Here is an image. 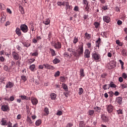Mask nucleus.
<instances>
[{
	"mask_svg": "<svg viewBox=\"0 0 127 127\" xmlns=\"http://www.w3.org/2000/svg\"><path fill=\"white\" fill-rule=\"evenodd\" d=\"M67 51L73 53V55L74 57L76 58V59H79L81 56H83V54H84V48L83 47V44L80 45L76 51H73V49L71 48L67 49Z\"/></svg>",
	"mask_w": 127,
	"mask_h": 127,
	"instance_id": "nucleus-1",
	"label": "nucleus"
},
{
	"mask_svg": "<svg viewBox=\"0 0 127 127\" xmlns=\"http://www.w3.org/2000/svg\"><path fill=\"white\" fill-rule=\"evenodd\" d=\"M20 28L24 33H26L28 31V27L25 24H21Z\"/></svg>",
	"mask_w": 127,
	"mask_h": 127,
	"instance_id": "nucleus-2",
	"label": "nucleus"
},
{
	"mask_svg": "<svg viewBox=\"0 0 127 127\" xmlns=\"http://www.w3.org/2000/svg\"><path fill=\"white\" fill-rule=\"evenodd\" d=\"M92 58L94 59L96 61L100 62L101 60V55L97 53H93L92 54Z\"/></svg>",
	"mask_w": 127,
	"mask_h": 127,
	"instance_id": "nucleus-3",
	"label": "nucleus"
},
{
	"mask_svg": "<svg viewBox=\"0 0 127 127\" xmlns=\"http://www.w3.org/2000/svg\"><path fill=\"white\" fill-rule=\"evenodd\" d=\"M106 110L109 114H111V113H113V111H114V106L111 104L107 105Z\"/></svg>",
	"mask_w": 127,
	"mask_h": 127,
	"instance_id": "nucleus-4",
	"label": "nucleus"
},
{
	"mask_svg": "<svg viewBox=\"0 0 127 127\" xmlns=\"http://www.w3.org/2000/svg\"><path fill=\"white\" fill-rule=\"evenodd\" d=\"M12 56L15 60H19V59H20L19 54H17V53L15 52H13L12 53Z\"/></svg>",
	"mask_w": 127,
	"mask_h": 127,
	"instance_id": "nucleus-5",
	"label": "nucleus"
},
{
	"mask_svg": "<svg viewBox=\"0 0 127 127\" xmlns=\"http://www.w3.org/2000/svg\"><path fill=\"white\" fill-rule=\"evenodd\" d=\"M101 120L103 123H108L109 122V117L106 116L105 114H102L101 116Z\"/></svg>",
	"mask_w": 127,
	"mask_h": 127,
	"instance_id": "nucleus-6",
	"label": "nucleus"
},
{
	"mask_svg": "<svg viewBox=\"0 0 127 127\" xmlns=\"http://www.w3.org/2000/svg\"><path fill=\"white\" fill-rule=\"evenodd\" d=\"M54 47L56 49H60L62 47V44L59 42L54 43Z\"/></svg>",
	"mask_w": 127,
	"mask_h": 127,
	"instance_id": "nucleus-7",
	"label": "nucleus"
},
{
	"mask_svg": "<svg viewBox=\"0 0 127 127\" xmlns=\"http://www.w3.org/2000/svg\"><path fill=\"white\" fill-rule=\"evenodd\" d=\"M31 101L32 105H33L34 106H36V105L38 104V100H37V99L35 97H32L31 98Z\"/></svg>",
	"mask_w": 127,
	"mask_h": 127,
	"instance_id": "nucleus-8",
	"label": "nucleus"
},
{
	"mask_svg": "<svg viewBox=\"0 0 127 127\" xmlns=\"http://www.w3.org/2000/svg\"><path fill=\"white\" fill-rule=\"evenodd\" d=\"M91 54V52L89 49H86L84 52V58H90V55Z\"/></svg>",
	"mask_w": 127,
	"mask_h": 127,
	"instance_id": "nucleus-9",
	"label": "nucleus"
},
{
	"mask_svg": "<svg viewBox=\"0 0 127 127\" xmlns=\"http://www.w3.org/2000/svg\"><path fill=\"white\" fill-rule=\"evenodd\" d=\"M103 21L106 23H110V21H111V18L109 16H103Z\"/></svg>",
	"mask_w": 127,
	"mask_h": 127,
	"instance_id": "nucleus-10",
	"label": "nucleus"
},
{
	"mask_svg": "<svg viewBox=\"0 0 127 127\" xmlns=\"http://www.w3.org/2000/svg\"><path fill=\"white\" fill-rule=\"evenodd\" d=\"M14 85V83L10 81H9L6 83L5 85V88H6L7 89H11V88L13 87Z\"/></svg>",
	"mask_w": 127,
	"mask_h": 127,
	"instance_id": "nucleus-11",
	"label": "nucleus"
},
{
	"mask_svg": "<svg viewBox=\"0 0 127 127\" xmlns=\"http://www.w3.org/2000/svg\"><path fill=\"white\" fill-rule=\"evenodd\" d=\"M0 125L1 126H7V121L5 118H2L0 122Z\"/></svg>",
	"mask_w": 127,
	"mask_h": 127,
	"instance_id": "nucleus-12",
	"label": "nucleus"
},
{
	"mask_svg": "<svg viewBox=\"0 0 127 127\" xmlns=\"http://www.w3.org/2000/svg\"><path fill=\"white\" fill-rule=\"evenodd\" d=\"M1 110L3 112H7L8 111V106L6 105H3L1 107Z\"/></svg>",
	"mask_w": 127,
	"mask_h": 127,
	"instance_id": "nucleus-13",
	"label": "nucleus"
},
{
	"mask_svg": "<svg viewBox=\"0 0 127 127\" xmlns=\"http://www.w3.org/2000/svg\"><path fill=\"white\" fill-rule=\"evenodd\" d=\"M101 38L99 37L98 40L96 41L95 44H96V47L98 48V49L100 48V46L101 45Z\"/></svg>",
	"mask_w": 127,
	"mask_h": 127,
	"instance_id": "nucleus-14",
	"label": "nucleus"
},
{
	"mask_svg": "<svg viewBox=\"0 0 127 127\" xmlns=\"http://www.w3.org/2000/svg\"><path fill=\"white\" fill-rule=\"evenodd\" d=\"M15 33L18 36H20L21 35V29L18 27H17L15 30Z\"/></svg>",
	"mask_w": 127,
	"mask_h": 127,
	"instance_id": "nucleus-15",
	"label": "nucleus"
},
{
	"mask_svg": "<svg viewBox=\"0 0 127 127\" xmlns=\"http://www.w3.org/2000/svg\"><path fill=\"white\" fill-rule=\"evenodd\" d=\"M79 75L81 77V78H83V77H85V73L84 72V68H80L79 71Z\"/></svg>",
	"mask_w": 127,
	"mask_h": 127,
	"instance_id": "nucleus-16",
	"label": "nucleus"
},
{
	"mask_svg": "<svg viewBox=\"0 0 127 127\" xmlns=\"http://www.w3.org/2000/svg\"><path fill=\"white\" fill-rule=\"evenodd\" d=\"M116 101L118 104H119V105H122L123 103V98L122 97H119L116 99Z\"/></svg>",
	"mask_w": 127,
	"mask_h": 127,
	"instance_id": "nucleus-17",
	"label": "nucleus"
},
{
	"mask_svg": "<svg viewBox=\"0 0 127 127\" xmlns=\"http://www.w3.org/2000/svg\"><path fill=\"white\" fill-rule=\"evenodd\" d=\"M27 123H28L30 125H33V122L31 120V118H30L29 116L27 117L26 119Z\"/></svg>",
	"mask_w": 127,
	"mask_h": 127,
	"instance_id": "nucleus-18",
	"label": "nucleus"
},
{
	"mask_svg": "<svg viewBox=\"0 0 127 127\" xmlns=\"http://www.w3.org/2000/svg\"><path fill=\"white\" fill-rule=\"evenodd\" d=\"M62 86H63V88L64 89V90L65 92L68 91V86H67V84L65 83H63Z\"/></svg>",
	"mask_w": 127,
	"mask_h": 127,
	"instance_id": "nucleus-19",
	"label": "nucleus"
},
{
	"mask_svg": "<svg viewBox=\"0 0 127 127\" xmlns=\"http://www.w3.org/2000/svg\"><path fill=\"white\" fill-rule=\"evenodd\" d=\"M36 65L35 64H31L29 66V69L32 72H34V69H35Z\"/></svg>",
	"mask_w": 127,
	"mask_h": 127,
	"instance_id": "nucleus-20",
	"label": "nucleus"
},
{
	"mask_svg": "<svg viewBox=\"0 0 127 127\" xmlns=\"http://www.w3.org/2000/svg\"><path fill=\"white\" fill-rule=\"evenodd\" d=\"M50 97H51V100H56V97H57V95H56V94L53 93L51 94Z\"/></svg>",
	"mask_w": 127,
	"mask_h": 127,
	"instance_id": "nucleus-21",
	"label": "nucleus"
},
{
	"mask_svg": "<svg viewBox=\"0 0 127 127\" xmlns=\"http://www.w3.org/2000/svg\"><path fill=\"white\" fill-rule=\"evenodd\" d=\"M109 87L111 88H117V85L114 83V82L111 81L109 84Z\"/></svg>",
	"mask_w": 127,
	"mask_h": 127,
	"instance_id": "nucleus-22",
	"label": "nucleus"
},
{
	"mask_svg": "<svg viewBox=\"0 0 127 127\" xmlns=\"http://www.w3.org/2000/svg\"><path fill=\"white\" fill-rule=\"evenodd\" d=\"M88 116H91V117L94 116L95 115V111L90 110L88 111Z\"/></svg>",
	"mask_w": 127,
	"mask_h": 127,
	"instance_id": "nucleus-23",
	"label": "nucleus"
},
{
	"mask_svg": "<svg viewBox=\"0 0 127 127\" xmlns=\"http://www.w3.org/2000/svg\"><path fill=\"white\" fill-rule=\"evenodd\" d=\"M94 110H95V112L97 113H101V107H94Z\"/></svg>",
	"mask_w": 127,
	"mask_h": 127,
	"instance_id": "nucleus-24",
	"label": "nucleus"
},
{
	"mask_svg": "<svg viewBox=\"0 0 127 127\" xmlns=\"http://www.w3.org/2000/svg\"><path fill=\"white\" fill-rule=\"evenodd\" d=\"M50 50L51 53V55L52 56H53V57H54V56H56V53L55 52V51L53 49L50 48Z\"/></svg>",
	"mask_w": 127,
	"mask_h": 127,
	"instance_id": "nucleus-25",
	"label": "nucleus"
},
{
	"mask_svg": "<svg viewBox=\"0 0 127 127\" xmlns=\"http://www.w3.org/2000/svg\"><path fill=\"white\" fill-rule=\"evenodd\" d=\"M65 6H66V9H69V10H71V8H71V6H72L69 5V2H68V1H66V2H65Z\"/></svg>",
	"mask_w": 127,
	"mask_h": 127,
	"instance_id": "nucleus-26",
	"label": "nucleus"
},
{
	"mask_svg": "<svg viewBox=\"0 0 127 127\" xmlns=\"http://www.w3.org/2000/svg\"><path fill=\"white\" fill-rule=\"evenodd\" d=\"M43 23L45 24V25H48L49 24H50V19H47L45 21L43 22Z\"/></svg>",
	"mask_w": 127,
	"mask_h": 127,
	"instance_id": "nucleus-27",
	"label": "nucleus"
},
{
	"mask_svg": "<svg viewBox=\"0 0 127 127\" xmlns=\"http://www.w3.org/2000/svg\"><path fill=\"white\" fill-rule=\"evenodd\" d=\"M19 10H20L21 11V14H24L25 12H24V9L23 8V7H22V6L20 5L19 6Z\"/></svg>",
	"mask_w": 127,
	"mask_h": 127,
	"instance_id": "nucleus-28",
	"label": "nucleus"
},
{
	"mask_svg": "<svg viewBox=\"0 0 127 127\" xmlns=\"http://www.w3.org/2000/svg\"><path fill=\"white\" fill-rule=\"evenodd\" d=\"M41 120L39 119L36 121L35 125L37 127H39L42 124Z\"/></svg>",
	"mask_w": 127,
	"mask_h": 127,
	"instance_id": "nucleus-29",
	"label": "nucleus"
},
{
	"mask_svg": "<svg viewBox=\"0 0 127 127\" xmlns=\"http://www.w3.org/2000/svg\"><path fill=\"white\" fill-rule=\"evenodd\" d=\"M93 24L96 29L99 28V27H100V25H101V24L99 22H95Z\"/></svg>",
	"mask_w": 127,
	"mask_h": 127,
	"instance_id": "nucleus-30",
	"label": "nucleus"
},
{
	"mask_svg": "<svg viewBox=\"0 0 127 127\" xmlns=\"http://www.w3.org/2000/svg\"><path fill=\"white\" fill-rule=\"evenodd\" d=\"M66 1H64L63 2H60V1H58V5H59V6H61L62 5H63L64 6L66 4Z\"/></svg>",
	"mask_w": 127,
	"mask_h": 127,
	"instance_id": "nucleus-31",
	"label": "nucleus"
},
{
	"mask_svg": "<svg viewBox=\"0 0 127 127\" xmlns=\"http://www.w3.org/2000/svg\"><path fill=\"white\" fill-rule=\"evenodd\" d=\"M54 64H57L60 63V60L59 59L56 58L53 61Z\"/></svg>",
	"mask_w": 127,
	"mask_h": 127,
	"instance_id": "nucleus-32",
	"label": "nucleus"
},
{
	"mask_svg": "<svg viewBox=\"0 0 127 127\" xmlns=\"http://www.w3.org/2000/svg\"><path fill=\"white\" fill-rule=\"evenodd\" d=\"M34 61H35V59H30L28 60V63L30 65V64H32Z\"/></svg>",
	"mask_w": 127,
	"mask_h": 127,
	"instance_id": "nucleus-33",
	"label": "nucleus"
},
{
	"mask_svg": "<svg viewBox=\"0 0 127 127\" xmlns=\"http://www.w3.org/2000/svg\"><path fill=\"white\" fill-rule=\"evenodd\" d=\"M103 90H109L110 89V86L109 84H105L103 86Z\"/></svg>",
	"mask_w": 127,
	"mask_h": 127,
	"instance_id": "nucleus-34",
	"label": "nucleus"
},
{
	"mask_svg": "<svg viewBox=\"0 0 127 127\" xmlns=\"http://www.w3.org/2000/svg\"><path fill=\"white\" fill-rule=\"evenodd\" d=\"M47 69H48L49 70H54V69H55V67L54 66L48 64Z\"/></svg>",
	"mask_w": 127,
	"mask_h": 127,
	"instance_id": "nucleus-35",
	"label": "nucleus"
},
{
	"mask_svg": "<svg viewBox=\"0 0 127 127\" xmlns=\"http://www.w3.org/2000/svg\"><path fill=\"white\" fill-rule=\"evenodd\" d=\"M32 56H38V50H36L34 53H32Z\"/></svg>",
	"mask_w": 127,
	"mask_h": 127,
	"instance_id": "nucleus-36",
	"label": "nucleus"
},
{
	"mask_svg": "<svg viewBox=\"0 0 127 127\" xmlns=\"http://www.w3.org/2000/svg\"><path fill=\"white\" fill-rule=\"evenodd\" d=\"M44 112L47 115H49V109L47 107H45L44 108Z\"/></svg>",
	"mask_w": 127,
	"mask_h": 127,
	"instance_id": "nucleus-37",
	"label": "nucleus"
},
{
	"mask_svg": "<svg viewBox=\"0 0 127 127\" xmlns=\"http://www.w3.org/2000/svg\"><path fill=\"white\" fill-rule=\"evenodd\" d=\"M21 78L23 80L24 82H26L27 80V78L26 77V76L24 75H22L21 76Z\"/></svg>",
	"mask_w": 127,
	"mask_h": 127,
	"instance_id": "nucleus-38",
	"label": "nucleus"
},
{
	"mask_svg": "<svg viewBox=\"0 0 127 127\" xmlns=\"http://www.w3.org/2000/svg\"><path fill=\"white\" fill-rule=\"evenodd\" d=\"M121 87L122 89H126L127 88V83L121 84Z\"/></svg>",
	"mask_w": 127,
	"mask_h": 127,
	"instance_id": "nucleus-39",
	"label": "nucleus"
},
{
	"mask_svg": "<svg viewBox=\"0 0 127 127\" xmlns=\"http://www.w3.org/2000/svg\"><path fill=\"white\" fill-rule=\"evenodd\" d=\"M20 97H21V100H28V97L25 95H21Z\"/></svg>",
	"mask_w": 127,
	"mask_h": 127,
	"instance_id": "nucleus-40",
	"label": "nucleus"
},
{
	"mask_svg": "<svg viewBox=\"0 0 127 127\" xmlns=\"http://www.w3.org/2000/svg\"><path fill=\"white\" fill-rule=\"evenodd\" d=\"M85 36L87 39H90V38H91V34H88L87 32L85 33Z\"/></svg>",
	"mask_w": 127,
	"mask_h": 127,
	"instance_id": "nucleus-41",
	"label": "nucleus"
},
{
	"mask_svg": "<svg viewBox=\"0 0 127 127\" xmlns=\"http://www.w3.org/2000/svg\"><path fill=\"white\" fill-rule=\"evenodd\" d=\"M85 9L86 11H87V12H89L90 10V7H89V4L85 5Z\"/></svg>",
	"mask_w": 127,
	"mask_h": 127,
	"instance_id": "nucleus-42",
	"label": "nucleus"
},
{
	"mask_svg": "<svg viewBox=\"0 0 127 127\" xmlns=\"http://www.w3.org/2000/svg\"><path fill=\"white\" fill-rule=\"evenodd\" d=\"M116 112H117L118 115H123V110L122 109H119L118 110H116Z\"/></svg>",
	"mask_w": 127,
	"mask_h": 127,
	"instance_id": "nucleus-43",
	"label": "nucleus"
},
{
	"mask_svg": "<svg viewBox=\"0 0 127 127\" xmlns=\"http://www.w3.org/2000/svg\"><path fill=\"white\" fill-rule=\"evenodd\" d=\"M122 54L123 56H127V50L123 49L122 51Z\"/></svg>",
	"mask_w": 127,
	"mask_h": 127,
	"instance_id": "nucleus-44",
	"label": "nucleus"
},
{
	"mask_svg": "<svg viewBox=\"0 0 127 127\" xmlns=\"http://www.w3.org/2000/svg\"><path fill=\"white\" fill-rule=\"evenodd\" d=\"M3 69L5 71H6V72H9V69L8 68V66L7 65H4Z\"/></svg>",
	"mask_w": 127,
	"mask_h": 127,
	"instance_id": "nucleus-45",
	"label": "nucleus"
},
{
	"mask_svg": "<svg viewBox=\"0 0 127 127\" xmlns=\"http://www.w3.org/2000/svg\"><path fill=\"white\" fill-rule=\"evenodd\" d=\"M82 3L84 5H88V4H89V2H88V0H83Z\"/></svg>",
	"mask_w": 127,
	"mask_h": 127,
	"instance_id": "nucleus-46",
	"label": "nucleus"
},
{
	"mask_svg": "<svg viewBox=\"0 0 127 127\" xmlns=\"http://www.w3.org/2000/svg\"><path fill=\"white\" fill-rule=\"evenodd\" d=\"M79 39H78V38L75 37L74 38L73 42L74 43V44H76V43H77V42L78 41Z\"/></svg>",
	"mask_w": 127,
	"mask_h": 127,
	"instance_id": "nucleus-47",
	"label": "nucleus"
},
{
	"mask_svg": "<svg viewBox=\"0 0 127 127\" xmlns=\"http://www.w3.org/2000/svg\"><path fill=\"white\" fill-rule=\"evenodd\" d=\"M55 77H58L59 76H60V71L59 70H58L56 72H55Z\"/></svg>",
	"mask_w": 127,
	"mask_h": 127,
	"instance_id": "nucleus-48",
	"label": "nucleus"
},
{
	"mask_svg": "<svg viewBox=\"0 0 127 127\" xmlns=\"http://www.w3.org/2000/svg\"><path fill=\"white\" fill-rule=\"evenodd\" d=\"M83 88L82 87H80L79 88V92H78V94L79 95H82V94H83Z\"/></svg>",
	"mask_w": 127,
	"mask_h": 127,
	"instance_id": "nucleus-49",
	"label": "nucleus"
},
{
	"mask_svg": "<svg viewBox=\"0 0 127 127\" xmlns=\"http://www.w3.org/2000/svg\"><path fill=\"white\" fill-rule=\"evenodd\" d=\"M62 114H63L62 111L59 110V111H58L57 113H56V115H57V116H62Z\"/></svg>",
	"mask_w": 127,
	"mask_h": 127,
	"instance_id": "nucleus-50",
	"label": "nucleus"
},
{
	"mask_svg": "<svg viewBox=\"0 0 127 127\" xmlns=\"http://www.w3.org/2000/svg\"><path fill=\"white\" fill-rule=\"evenodd\" d=\"M108 94H109L110 98H113V96H114V92L112 91L109 92Z\"/></svg>",
	"mask_w": 127,
	"mask_h": 127,
	"instance_id": "nucleus-51",
	"label": "nucleus"
},
{
	"mask_svg": "<svg viewBox=\"0 0 127 127\" xmlns=\"http://www.w3.org/2000/svg\"><path fill=\"white\" fill-rule=\"evenodd\" d=\"M79 127H85V124L83 121L79 123Z\"/></svg>",
	"mask_w": 127,
	"mask_h": 127,
	"instance_id": "nucleus-52",
	"label": "nucleus"
},
{
	"mask_svg": "<svg viewBox=\"0 0 127 127\" xmlns=\"http://www.w3.org/2000/svg\"><path fill=\"white\" fill-rule=\"evenodd\" d=\"M16 48L17 49V50H18L19 51H21V50H22V48H21V47L17 45L16 47Z\"/></svg>",
	"mask_w": 127,
	"mask_h": 127,
	"instance_id": "nucleus-53",
	"label": "nucleus"
},
{
	"mask_svg": "<svg viewBox=\"0 0 127 127\" xmlns=\"http://www.w3.org/2000/svg\"><path fill=\"white\" fill-rule=\"evenodd\" d=\"M122 77H123L124 79H127V73H123L122 74Z\"/></svg>",
	"mask_w": 127,
	"mask_h": 127,
	"instance_id": "nucleus-54",
	"label": "nucleus"
},
{
	"mask_svg": "<svg viewBox=\"0 0 127 127\" xmlns=\"http://www.w3.org/2000/svg\"><path fill=\"white\" fill-rule=\"evenodd\" d=\"M9 101H10L11 102L14 101V97L13 96H10Z\"/></svg>",
	"mask_w": 127,
	"mask_h": 127,
	"instance_id": "nucleus-55",
	"label": "nucleus"
},
{
	"mask_svg": "<svg viewBox=\"0 0 127 127\" xmlns=\"http://www.w3.org/2000/svg\"><path fill=\"white\" fill-rule=\"evenodd\" d=\"M60 80H61V82H64L65 81V77L61 76L60 77Z\"/></svg>",
	"mask_w": 127,
	"mask_h": 127,
	"instance_id": "nucleus-56",
	"label": "nucleus"
},
{
	"mask_svg": "<svg viewBox=\"0 0 127 127\" xmlns=\"http://www.w3.org/2000/svg\"><path fill=\"white\" fill-rule=\"evenodd\" d=\"M74 10V11H79V7L78 6H75Z\"/></svg>",
	"mask_w": 127,
	"mask_h": 127,
	"instance_id": "nucleus-57",
	"label": "nucleus"
},
{
	"mask_svg": "<svg viewBox=\"0 0 127 127\" xmlns=\"http://www.w3.org/2000/svg\"><path fill=\"white\" fill-rule=\"evenodd\" d=\"M73 127V124L71 123H68L66 126V127Z\"/></svg>",
	"mask_w": 127,
	"mask_h": 127,
	"instance_id": "nucleus-58",
	"label": "nucleus"
},
{
	"mask_svg": "<svg viewBox=\"0 0 127 127\" xmlns=\"http://www.w3.org/2000/svg\"><path fill=\"white\" fill-rule=\"evenodd\" d=\"M87 48H91L92 47V44L91 43H88L86 44Z\"/></svg>",
	"mask_w": 127,
	"mask_h": 127,
	"instance_id": "nucleus-59",
	"label": "nucleus"
},
{
	"mask_svg": "<svg viewBox=\"0 0 127 127\" xmlns=\"http://www.w3.org/2000/svg\"><path fill=\"white\" fill-rule=\"evenodd\" d=\"M23 46L25 47H27V48H28V47H29L30 46V45H31V44H29V45L28 44H27V43H23Z\"/></svg>",
	"mask_w": 127,
	"mask_h": 127,
	"instance_id": "nucleus-60",
	"label": "nucleus"
},
{
	"mask_svg": "<svg viewBox=\"0 0 127 127\" xmlns=\"http://www.w3.org/2000/svg\"><path fill=\"white\" fill-rule=\"evenodd\" d=\"M83 17L84 20H86V19H87V18H88V17H89V15L84 14V15H83Z\"/></svg>",
	"mask_w": 127,
	"mask_h": 127,
	"instance_id": "nucleus-61",
	"label": "nucleus"
},
{
	"mask_svg": "<svg viewBox=\"0 0 127 127\" xmlns=\"http://www.w3.org/2000/svg\"><path fill=\"white\" fill-rule=\"evenodd\" d=\"M118 80L120 83H123L124 81V79L122 77H120Z\"/></svg>",
	"mask_w": 127,
	"mask_h": 127,
	"instance_id": "nucleus-62",
	"label": "nucleus"
},
{
	"mask_svg": "<svg viewBox=\"0 0 127 127\" xmlns=\"http://www.w3.org/2000/svg\"><path fill=\"white\" fill-rule=\"evenodd\" d=\"M107 73H103L102 75H101V78H106V77H107Z\"/></svg>",
	"mask_w": 127,
	"mask_h": 127,
	"instance_id": "nucleus-63",
	"label": "nucleus"
},
{
	"mask_svg": "<svg viewBox=\"0 0 127 127\" xmlns=\"http://www.w3.org/2000/svg\"><path fill=\"white\" fill-rule=\"evenodd\" d=\"M117 24L118 25H121V24H123V22L121 20H119L117 21Z\"/></svg>",
	"mask_w": 127,
	"mask_h": 127,
	"instance_id": "nucleus-64",
	"label": "nucleus"
}]
</instances>
